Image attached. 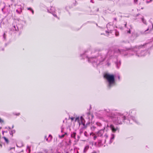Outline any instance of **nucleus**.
<instances>
[{"instance_id":"obj_36","label":"nucleus","mask_w":153,"mask_h":153,"mask_svg":"<svg viewBox=\"0 0 153 153\" xmlns=\"http://www.w3.org/2000/svg\"><path fill=\"white\" fill-rule=\"evenodd\" d=\"M16 12L18 13H19V12L18 10H16Z\"/></svg>"},{"instance_id":"obj_4","label":"nucleus","mask_w":153,"mask_h":153,"mask_svg":"<svg viewBox=\"0 0 153 153\" xmlns=\"http://www.w3.org/2000/svg\"><path fill=\"white\" fill-rule=\"evenodd\" d=\"M104 77L106 79L108 82L107 87L108 88H110L115 85L116 83L114 75L106 73L104 75Z\"/></svg>"},{"instance_id":"obj_28","label":"nucleus","mask_w":153,"mask_h":153,"mask_svg":"<svg viewBox=\"0 0 153 153\" xmlns=\"http://www.w3.org/2000/svg\"><path fill=\"white\" fill-rule=\"evenodd\" d=\"M15 132V131L14 130H13L12 131L11 133H10V134H11V133L13 134Z\"/></svg>"},{"instance_id":"obj_44","label":"nucleus","mask_w":153,"mask_h":153,"mask_svg":"<svg viewBox=\"0 0 153 153\" xmlns=\"http://www.w3.org/2000/svg\"><path fill=\"white\" fill-rule=\"evenodd\" d=\"M126 23L125 24V27H126Z\"/></svg>"},{"instance_id":"obj_25","label":"nucleus","mask_w":153,"mask_h":153,"mask_svg":"<svg viewBox=\"0 0 153 153\" xmlns=\"http://www.w3.org/2000/svg\"><path fill=\"white\" fill-rule=\"evenodd\" d=\"M14 114L15 115L19 116L20 114V113H14Z\"/></svg>"},{"instance_id":"obj_51","label":"nucleus","mask_w":153,"mask_h":153,"mask_svg":"<svg viewBox=\"0 0 153 153\" xmlns=\"http://www.w3.org/2000/svg\"><path fill=\"white\" fill-rule=\"evenodd\" d=\"M98 10H99V9H98L97 10V11H98Z\"/></svg>"},{"instance_id":"obj_48","label":"nucleus","mask_w":153,"mask_h":153,"mask_svg":"<svg viewBox=\"0 0 153 153\" xmlns=\"http://www.w3.org/2000/svg\"><path fill=\"white\" fill-rule=\"evenodd\" d=\"M13 127H14V126L13 125V126H12V128H13Z\"/></svg>"},{"instance_id":"obj_23","label":"nucleus","mask_w":153,"mask_h":153,"mask_svg":"<svg viewBox=\"0 0 153 153\" xmlns=\"http://www.w3.org/2000/svg\"><path fill=\"white\" fill-rule=\"evenodd\" d=\"M87 116H88V118L89 119L90 116H91L92 118L93 117V115H90V114L89 113H88V114H87Z\"/></svg>"},{"instance_id":"obj_40","label":"nucleus","mask_w":153,"mask_h":153,"mask_svg":"<svg viewBox=\"0 0 153 153\" xmlns=\"http://www.w3.org/2000/svg\"><path fill=\"white\" fill-rule=\"evenodd\" d=\"M19 21V22H24V23H25V22L24 21H21V20H20Z\"/></svg>"},{"instance_id":"obj_34","label":"nucleus","mask_w":153,"mask_h":153,"mask_svg":"<svg viewBox=\"0 0 153 153\" xmlns=\"http://www.w3.org/2000/svg\"><path fill=\"white\" fill-rule=\"evenodd\" d=\"M152 1V0H150V1H147L146 2L147 3H149L151 2Z\"/></svg>"},{"instance_id":"obj_30","label":"nucleus","mask_w":153,"mask_h":153,"mask_svg":"<svg viewBox=\"0 0 153 153\" xmlns=\"http://www.w3.org/2000/svg\"><path fill=\"white\" fill-rule=\"evenodd\" d=\"M87 134V133L86 131L84 133V135L86 136H87V135H86Z\"/></svg>"},{"instance_id":"obj_2","label":"nucleus","mask_w":153,"mask_h":153,"mask_svg":"<svg viewBox=\"0 0 153 153\" xmlns=\"http://www.w3.org/2000/svg\"><path fill=\"white\" fill-rule=\"evenodd\" d=\"M104 111L106 115L110 117L113 121L116 123L121 124H122L123 122H125V121L126 120V117L124 114L120 113H116L114 116L110 110L108 109H104Z\"/></svg>"},{"instance_id":"obj_50","label":"nucleus","mask_w":153,"mask_h":153,"mask_svg":"<svg viewBox=\"0 0 153 153\" xmlns=\"http://www.w3.org/2000/svg\"><path fill=\"white\" fill-rule=\"evenodd\" d=\"M153 28V25H152V28Z\"/></svg>"},{"instance_id":"obj_8","label":"nucleus","mask_w":153,"mask_h":153,"mask_svg":"<svg viewBox=\"0 0 153 153\" xmlns=\"http://www.w3.org/2000/svg\"><path fill=\"white\" fill-rule=\"evenodd\" d=\"M106 33H115V35L116 36H118L119 35V33L118 32H117L116 30H110V32H108V31H106Z\"/></svg>"},{"instance_id":"obj_15","label":"nucleus","mask_w":153,"mask_h":153,"mask_svg":"<svg viewBox=\"0 0 153 153\" xmlns=\"http://www.w3.org/2000/svg\"><path fill=\"white\" fill-rule=\"evenodd\" d=\"M91 128L92 131H94L96 128L97 129V127L94 126L91 127Z\"/></svg>"},{"instance_id":"obj_13","label":"nucleus","mask_w":153,"mask_h":153,"mask_svg":"<svg viewBox=\"0 0 153 153\" xmlns=\"http://www.w3.org/2000/svg\"><path fill=\"white\" fill-rule=\"evenodd\" d=\"M76 135V133L75 132H73L71 133V136L72 138L76 139L75 136Z\"/></svg>"},{"instance_id":"obj_39","label":"nucleus","mask_w":153,"mask_h":153,"mask_svg":"<svg viewBox=\"0 0 153 153\" xmlns=\"http://www.w3.org/2000/svg\"><path fill=\"white\" fill-rule=\"evenodd\" d=\"M91 153H97V152L96 151H94L93 152H92Z\"/></svg>"},{"instance_id":"obj_12","label":"nucleus","mask_w":153,"mask_h":153,"mask_svg":"<svg viewBox=\"0 0 153 153\" xmlns=\"http://www.w3.org/2000/svg\"><path fill=\"white\" fill-rule=\"evenodd\" d=\"M120 64L121 63L120 61H117V62H116V64L117 68H119Z\"/></svg>"},{"instance_id":"obj_24","label":"nucleus","mask_w":153,"mask_h":153,"mask_svg":"<svg viewBox=\"0 0 153 153\" xmlns=\"http://www.w3.org/2000/svg\"><path fill=\"white\" fill-rule=\"evenodd\" d=\"M49 138H50V141L52 139V136L51 135H49Z\"/></svg>"},{"instance_id":"obj_35","label":"nucleus","mask_w":153,"mask_h":153,"mask_svg":"<svg viewBox=\"0 0 153 153\" xmlns=\"http://www.w3.org/2000/svg\"><path fill=\"white\" fill-rule=\"evenodd\" d=\"M149 30V28H148L146 30L145 32L144 33H145V32H146V31L148 30Z\"/></svg>"},{"instance_id":"obj_17","label":"nucleus","mask_w":153,"mask_h":153,"mask_svg":"<svg viewBox=\"0 0 153 153\" xmlns=\"http://www.w3.org/2000/svg\"><path fill=\"white\" fill-rule=\"evenodd\" d=\"M27 10H31L32 12V13L33 14L34 13V11L32 9V8L30 7H28L27 8Z\"/></svg>"},{"instance_id":"obj_5","label":"nucleus","mask_w":153,"mask_h":153,"mask_svg":"<svg viewBox=\"0 0 153 153\" xmlns=\"http://www.w3.org/2000/svg\"><path fill=\"white\" fill-rule=\"evenodd\" d=\"M136 111L134 109H132L130 111V115L128 117L129 119V123H130L132 124V122H131L130 121L132 120L134 122L137 123V124H139L140 122L137 118L134 116L133 115H135L136 114Z\"/></svg>"},{"instance_id":"obj_10","label":"nucleus","mask_w":153,"mask_h":153,"mask_svg":"<svg viewBox=\"0 0 153 153\" xmlns=\"http://www.w3.org/2000/svg\"><path fill=\"white\" fill-rule=\"evenodd\" d=\"M115 137V135L114 134H111V137L110 140V143H111L113 142L114 139Z\"/></svg>"},{"instance_id":"obj_20","label":"nucleus","mask_w":153,"mask_h":153,"mask_svg":"<svg viewBox=\"0 0 153 153\" xmlns=\"http://www.w3.org/2000/svg\"><path fill=\"white\" fill-rule=\"evenodd\" d=\"M110 26L112 27V26L110 24V23H109L107 25V27L108 28H110Z\"/></svg>"},{"instance_id":"obj_31","label":"nucleus","mask_w":153,"mask_h":153,"mask_svg":"<svg viewBox=\"0 0 153 153\" xmlns=\"http://www.w3.org/2000/svg\"><path fill=\"white\" fill-rule=\"evenodd\" d=\"M131 33V31H130V29H129L127 33Z\"/></svg>"},{"instance_id":"obj_7","label":"nucleus","mask_w":153,"mask_h":153,"mask_svg":"<svg viewBox=\"0 0 153 153\" xmlns=\"http://www.w3.org/2000/svg\"><path fill=\"white\" fill-rule=\"evenodd\" d=\"M110 128L113 133H115L117 131H119V129L116 126H114L113 125H111L110 126Z\"/></svg>"},{"instance_id":"obj_43","label":"nucleus","mask_w":153,"mask_h":153,"mask_svg":"<svg viewBox=\"0 0 153 153\" xmlns=\"http://www.w3.org/2000/svg\"><path fill=\"white\" fill-rule=\"evenodd\" d=\"M114 20H116V21L117 20V19L116 18H114Z\"/></svg>"},{"instance_id":"obj_33","label":"nucleus","mask_w":153,"mask_h":153,"mask_svg":"<svg viewBox=\"0 0 153 153\" xmlns=\"http://www.w3.org/2000/svg\"><path fill=\"white\" fill-rule=\"evenodd\" d=\"M71 119L72 121H73L74 119V117H72L71 118Z\"/></svg>"},{"instance_id":"obj_26","label":"nucleus","mask_w":153,"mask_h":153,"mask_svg":"<svg viewBox=\"0 0 153 153\" xmlns=\"http://www.w3.org/2000/svg\"><path fill=\"white\" fill-rule=\"evenodd\" d=\"M79 117H77L75 119V121H79Z\"/></svg>"},{"instance_id":"obj_29","label":"nucleus","mask_w":153,"mask_h":153,"mask_svg":"<svg viewBox=\"0 0 153 153\" xmlns=\"http://www.w3.org/2000/svg\"><path fill=\"white\" fill-rule=\"evenodd\" d=\"M45 138H46V140L47 141H48V142H49V141H50V140H49V141H48V138H47V136H45Z\"/></svg>"},{"instance_id":"obj_16","label":"nucleus","mask_w":153,"mask_h":153,"mask_svg":"<svg viewBox=\"0 0 153 153\" xmlns=\"http://www.w3.org/2000/svg\"><path fill=\"white\" fill-rule=\"evenodd\" d=\"M3 138L4 139L5 142L7 143H8L9 142V141L5 137H3Z\"/></svg>"},{"instance_id":"obj_49","label":"nucleus","mask_w":153,"mask_h":153,"mask_svg":"<svg viewBox=\"0 0 153 153\" xmlns=\"http://www.w3.org/2000/svg\"><path fill=\"white\" fill-rule=\"evenodd\" d=\"M38 153H42V152H39Z\"/></svg>"},{"instance_id":"obj_6","label":"nucleus","mask_w":153,"mask_h":153,"mask_svg":"<svg viewBox=\"0 0 153 153\" xmlns=\"http://www.w3.org/2000/svg\"><path fill=\"white\" fill-rule=\"evenodd\" d=\"M54 10V8L53 7H52L51 8V11L50 12L54 16L56 17H57V15H60V11L59 9L55 10V11H53V10Z\"/></svg>"},{"instance_id":"obj_27","label":"nucleus","mask_w":153,"mask_h":153,"mask_svg":"<svg viewBox=\"0 0 153 153\" xmlns=\"http://www.w3.org/2000/svg\"><path fill=\"white\" fill-rule=\"evenodd\" d=\"M4 122V120L0 118V123H3Z\"/></svg>"},{"instance_id":"obj_11","label":"nucleus","mask_w":153,"mask_h":153,"mask_svg":"<svg viewBox=\"0 0 153 153\" xmlns=\"http://www.w3.org/2000/svg\"><path fill=\"white\" fill-rule=\"evenodd\" d=\"M138 36L139 35L137 33H133L132 34V37H133L134 38V39H135L136 37Z\"/></svg>"},{"instance_id":"obj_46","label":"nucleus","mask_w":153,"mask_h":153,"mask_svg":"<svg viewBox=\"0 0 153 153\" xmlns=\"http://www.w3.org/2000/svg\"><path fill=\"white\" fill-rule=\"evenodd\" d=\"M45 153H47V151H45Z\"/></svg>"},{"instance_id":"obj_21","label":"nucleus","mask_w":153,"mask_h":153,"mask_svg":"<svg viewBox=\"0 0 153 153\" xmlns=\"http://www.w3.org/2000/svg\"><path fill=\"white\" fill-rule=\"evenodd\" d=\"M64 136H65L64 134H62L61 135H59V137L60 138H62L64 137Z\"/></svg>"},{"instance_id":"obj_9","label":"nucleus","mask_w":153,"mask_h":153,"mask_svg":"<svg viewBox=\"0 0 153 153\" xmlns=\"http://www.w3.org/2000/svg\"><path fill=\"white\" fill-rule=\"evenodd\" d=\"M96 125L97 126V129H99L100 128H102V124L99 122H97L96 123ZM104 127H103V128Z\"/></svg>"},{"instance_id":"obj_19","label":"nucleus","mask_w":153,"mask_h":153,"mask_svg":"<svg viewBox=\"0 0 153 153\" xmlns=\"http://www.w3.org/2000/svg\"><path fill=\"white\" fill-rule=\"evenodd\" d=\"M142 21L143 23L146 24V21L143 18H142Z\"/></svg>"},{"instance_id":"obj_47","label":"nucleus","mask_w":153,"mask_h":153,"mask_svg":"<svg viewBox=\"0 0 153 153\" xmlns=\"http://www.w3.org/2000/svg\"><path fill=\"white\" fill-rule=\"evenodd\" d=\"M8 128H9L10 129H11L10 128V127H8Z\"/></svg>"},{"instance_id":"obj_37","label":"nucleus","mask_w":153,"mask_h":153,"mask_svg":"<svg viewBox=\"0 0 153 153\" xmlns=\"http://www.w3.org/2000/svg\"><path fill=\"white\" fill-rule=\"evenodd\" d=\"M5 33H4V35H3V37H4V38H5Z\"/></svg>"},{"instance_id":"obj_18","label":"nucleus","mask_w":153,"mask_h":153,"mask_svg":"<svg viewBox=\"0 0 153 153\" xmlns=\"http://www.w3.org/2000/svg\"><path fill=\"white\" fill-rule=\"evenodd\" d=\"M26 150L27 151H28L29 153H30V148L29 146H27Z\"/></svg>"},{"instance_id":"obj_32","label":"nucleus","mask_w":153,"mask_h":153,"mask_svg":"<svg viewBox=\"0 0 153 153\" xmlns=\"http://www.w3.org/2000/svg\"><path fill=\"white\" fill-rule=\"evenodd\" d=\"M138 0H134V1L135 3H136L137 2Z\"/></svg>"},{"instance_id":"obj_38","label":"nucleus","mask_w":153,"mask_h":153,"mask_svg":"<svg viewBox=\"0 0 153 153\" xmlns=\"http://www.w3.org/2000/svg\"><path fill=\"white\" fill-rule=\"evenodd\" d=\"M93 0H91V1H90V2H91L92 3H94V2H93Z\"/></svg>"},{"instance_id":"obj_14","label":"nucleus","mask_w":153,"mask_h":153,"mask_svg":"<svg viewBox=\"0 0 153 153\" xmlns=\"http://www.w3.org/2000/svg\"><path fill=\"white\" fill-rule=\"evenodd\" d=\"M89 148V146L88 145H87L85 147L84 150V152L85 153L86 151Z\"/></svg>"},{"instance_id":"obj_42","label":"nucleus","mask_w":153,"mask_h":153,"mask_svg":"<svg viewBox=\"0 0 153 153\" xmlns=\"http://www.w3.org/2000/svg\"><path fill=\"white\" fill-rule=\"evenodd\" d=\"M69 143H71V140H69Z\"/></svg>"},{"instance_id":"obj_3","label":"nucleus","mask_w":153,"mask_h":153,"mask_svg":"<svg viewBox=\"0 0 153 153\" xmlns=\"http://www.w3.org/2000/svg\"><path fill=\"white\" fill-rule=\"evenodd\" d=\"M109 126L108 125L107 127L105 128V127H103V128L100 129V130L96 132L95 134L91 133H90V134L91 135L92 134V135L94 136L93 137L94 140H95L96 138H97L99 140L101 139V140H103V139H104V140L105 141V139L107 138L108 136L106 134H104V130L105 129L107 131L108 130L107 128Z\"/></svg>"},{"instance_id":"obj_41","label":"nucleus","mask_w":153,"mask_h":153,"mask_svg":"<svg viewBox=\"0 0 153 153\" xmlns=\"http://www.w3.org/2000/svg\"><path fill=\"white\" fill-rule=\"evenodd\" d=\"M107 65L108 66H109L110 65V64L108 62L107 63Z\"/></svg>"},{"instance_id":"obj_1","label":"nucleus","mask_w":153,"mask_h":153,"mask_svg":"<svg viewBox=\"0 0 153 153\" xmlns=\"http://www.w3.org/2000/svg\"><path fill=\"white\" fill-rule=\"evenodd\" d=\"M97 48L93 50L89 49L86 50L84 53L81 54L82 59H87L89 62L91 63L94 67L102 64L105 59H111L113 55L116 56L117 53H120L124 56H131L135 55L138 57L144 56L146 55L147 51H144L143 46L132 47L130 49L125 51L123 50H116L115 51L104 50Z\"/></svg>"},{"instance_id":"obj_45","label":"nucleus","mask_w":153,"mask_h":153,"mask_svg":"<svg viewBox=\"0 0 153 153\" xmlns=\"http://www.w3.org/2000/svg\"><path fill=\"white\" fill-rule=\"evenodd\" d=\"M120 76H118V79H120Z\"/></svg>"},{"instance_id":"obj_22","label":"nucleus","mask_w":153,"mask_h":153,"mask_svg":"<svg viewBox=\"0 0 153 153\" xmlns=\"http://www.w3.org/2000/svg\"><path fill=\"white\" fill-rule=\"evenodd\" d=\"M14 27L15 28V30L17 31L18 30V28L17 26L16 27L15 25H14Z\"/></svg>"}]
</instances>
